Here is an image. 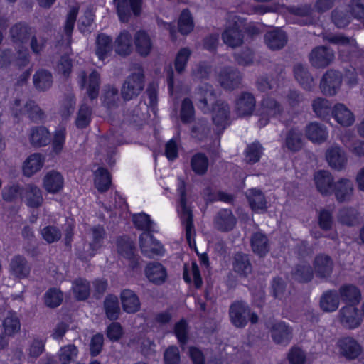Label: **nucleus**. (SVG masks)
Returning <instances> with one entry per match:
<instances>
[{
  "instance_id": "1",
  "label": "nucleus",
  "mask_w": 364,
  "mask_h": 364,
  "mask_svg": "<svg viewBox=\"0 0 364 364\" xmlns=\"http://www.w3.org/2000/svg\"><path fill=\"white\" fill-rule=\"evenodd\" d=\"M353 186L350 180L341 178L336 182L330 172L320 170V194L323 196L334 195L338 203L350 200Z\"/></svg>"
},
{
  "instance_id": "2",
  "label": "nucleus",
  "mask_w": 364,
  "mask_h": 364,
  "mask_svg": "<svg viewBox=\"0 0 364 364\" xmlns=\"http://www.w3.org/2000/svg\"><path fill=\"white\" fill-rule=\"evenodd\" d=\"M144 86V70L141 65H136L124 80L121 87V96L124 101L134 100L141 94Z\"/></svg>"
},
{
  "instance_id": "3",
  "label": "nucleus",
  "mask_w": 364,
  "mask_h": 364,
  "mask_svg": "<svg viewBox=\"0 0 364 364\" xmlns=\"http://www.w3.org/2000/svg\"><path fill=\"white\" fill-rule=\"evenodd\" d=\"M178 193L179 194V205L178 212L181 223L186 230V237L189 243L192 237L195 235V228L193 223V213L190 205H188L186 198V184L183 179L178 178Z\"/></svg>"
},
{
  "instance_id": "4",
  "label": "nucleus",
  "mask_w": 364,
  "mask_h": 364,
  "mask_svg": "<svg viewBox=\"0 0 364 364\" xmlns=\"http://www.w3.org/2000/svg\"><path fill=\"white\" fill-rule=\"evenodd\" d=\"M229 316L232 325L240 328L245 327L249 320L255 324L259 319L257 314L252 312L249 305L242 300L235 301L230 304Z\"/></svg>"
},
{
  "instance_id": "5",
  "label": "nucleus",
  "mask_w": 364,
  "mask_h": 364,
  "mask_svg": "<svg viewBox=\"0 0 364 364\" xmlns=\"http://www.w3.org/2000/svg\"><path fill=\"white\" fill-rule=\"evenodd\" d=\"M106 232L103 227L97 225L90 230V240L77 249V255L81 260L87 261L95 255L102 247Z\"/></svg>"
},
{
  "instance_id": "6",
  "label": "nucleus",
  "mask_w": 364,
  "mask_h": 364,
  "mask_svg": "<svg viewBox=\"0 0 364 364\" xmlns=\"http://www.w3.org/2000/svg\"><path fill=\"white\" fill-rule=\"evenodd\" d=\"M194 99L198 107L205 114L210 112V105L215 102L216 93L213 86L208 83L199 85L194 92Z\"/></svg>"
},
{
  "instance_id": "7",
  "label": "nucleus",
  "mask_w": 364,
  "mask_h": 364,
  "mask_svg": "<svg viewBox=\"0 0 364 364\" xmlns=\"http://www.w3.org/2000/svg\"><path fill=\"white\" fill-rule=\"evenodd\" d=\"M363 317L357 306L346 305L338 312L340 323L343 328L349 330L358 328L362 323Z\"/></svg>"
},
{
  "instance_id": "8",
  "label": "nucleus",
  "mask_w": 364,
  "mask_h": 364,
  "mask_svg": "<svg viewBox=\"0 0 364 364\" xmlns=\"http://www.w3.org/2000/svg\"><path fill=\"white\" fill-rule=\"evenodd\" d=\"M237 224V218L230 209L223 208L218 211L213 218V225L221 232L232 231Z\"/></svg>"
},
{
  "instance_id": "9",
  "label": "nucleus",
  "mask_w": 364,
  "mask_h": 364,
  "mask_svg": "<svg viewBox=\"0 0 364 364\" xmlns=\"http://www.w3.org/2000/svg\"><path fill=\"white\" fill-rule=\"evenodd\" d=\"M9 271L15 279L21 280L29 277L31 265L24 256L16 255L10 260Z\"/></svg>"
},
{
  "instance_id": "10",
  "label": "nucleus",
  "mask_w": 364,
  "mask_h": 364,
  "mask_svg": "<svg viewBox=\"0 0 364 364\" xmlns=\"http://www.w3.org/2000/svg\"><path fill=\"white\" fill-rule=\"evenodd\" d=\"M341 82V73L337 70H329L320 80V89L323 94L333 96L337 93Z\"/></svg>"
},
{
  "instance_id": "11",
  "label": "nucleus",
  "mask_w": 364,
  "mask_h": 364,
  "mask_svg": "<svg viewBox=\"0 0 364 364\" xmlns=\"http://www.w3.org/2000/svg\"><path fill=\"white\" fill-rule=\"evenodd\" d=\"M337 346L340 354L347 360L358 358L362 353V346L351 337H343L338 340Z\"/></svg>"
},
{
  "instance_id": "12",
  "label": "nucleus",
  "mask_w": 364,
  "mask_h": 364,
  "mask_svg": "<svg viewBox=\"0 0 364 364\" xmlns=\"http://www.w3.org/2000/svg\"><path fill=\"white\" fill-rule=\"evenodd\" d=\"M269 329L273 341L277 344L287 346L292 338V328L284 321L273 323Z\"/></svg>"
},
{
  "instance_id": "13",
  "label": "nucleus",
  "mask_w": 364,
  "mask_h": 364,
  "mask_svg": "<svg viewBox=\"0 0 364 364\" xmlns=\"http://www.w3.org/2000/svg\"><path fill=\"white\" fill-rule=\"evenodd\" d=\"M242 78V74L237 69L228 67L220 71L218 82L224 89L234 90L239 87Z\"/></svg>"
},
{
  "instance_id": "14",
  "label": "nucleus",
  "mask_w": 364,
  "mask_h": 364,
  "mask_svg": "<svg viewBox=\"0 0 364 364\" xmlns=\"http://www.w3.org/2000/svg\"><path fill=\"white\" fill-rule=\"evenodd\" d=\"M142 0H118L114 5L122 22H127L131 16V11L135 16L141 12Z\"/></svg>"
},
{
  "instance_id": "15",
  "label": "nucleus",
  "mask_w": 364,
  "mask_h": 364,
  "mask_svg": "<svg viewBox=\"0 0 364 364\" xmlns=\"http://www.w3.org/2000/svg\"><path fill=\"white\" fill-rule=\"evenodd\" d=\"M139 246L141 252L148 257H153L154 255H161L164 253L163 247L150 232H144L140 235Z\"/></svg>"
},
{
  "instance_id": "16",
  "label": "nucleus",
  "mask_w": 364,
  "mask_h": 364,
  "mask_svg": "<svg viewBox=\"0 0 364 364\" xmlns=\"http://www.w3.org/2000/svg\"><path fill=\"white\" fill-rule=\"evenodd\" d=\"M212 119L213 123L223 129L229 124L230 107L229 105L221 100L216 101L212 106Z\"/></svg>"
},
{
  "instance_id": "17",
  "label": "nucleus",
  "mask_w": 364,
  "mask_h": 364,
  "mask_svg": "<svg viewBox=\"0 0 364 364\" xmlns=\"http://www.w3.org/2000/svg\"><path fill=\"white\" fill-rule=\"evenodd\" d=\"M338 294L341 301L346 305L358 306L362 299L360 289L352 284L341 285L338 289Z\"/></svg>"
},
{
  "instance_id": "18",
  "label": "nucleus",
  "mask_w": 364,
  "mask_h": 364,
  "mask_svg": "<svg viewBox=\"0 0 364 364\" xmlns=\"http://www.w3.org/2000/svg\"><path fill=\"white\" fill-rule=\"evenodd\" d=\"M31 34V28L27 23L23 22L15 23L9 31L11 41L18 46L26 43Z\"/></svg>"
},
{
  "instance_id": "19",
  "label": "nucleus",
  "mask_w": 364,
  "mask_h": 364,
  "mask_svg": "<svg viewBox=\"0 0 364 364\" xmlns=\"http://www.w3.org/2000/svg\"><path fill=\"white\" fill-rule=\"evenodd\" d=\"M250 245L252 252L260 257H264L270 250L269 240L267 235L261 230L251 235Z\"/></svg>"
},
{
  "instance_id": "20",
  "label": "nucleus",
  "mask_w": 364,
  "mask_h": 364,
  "mask_svg": "<svg viewBox=\"0 0 364 364\" xmlns=\"http://www.w3.org/2000/svg\"><path fill=\"white\" fill-rule=\"evenodd\" d=\"M144 272L149 281L156 285L164 284L167 278L166 269L159 262H149L146 265Z\"/></svg>"
},
{
  "instance_id": "21",
  "label": "nucleus",
  "mask_w": 364,
  "mask_h": 364,
  "mask_svg": "<svg viewBox=\"0 0 364 364\" xmlns=\"http://www.w3.org/2000/svg\"><path fill=\"white\" fill-rule=\"evenodd\" d=\"M256 101L252 94L242 92L235 102V111L238 116H250L255 108Z\"/></svg>"
},
{
  "instance_id": "22",
  "label": "nucleus",
  "mask_w": 364,
  "mask_h": 364,
  "mask_svg": "<svg viewBox=\"0 0 364 364\" xmlns=\"http://www.w3.org/2000/svg\"><path fill=\"white\" fill-rule=\"evenodd\" d=\"M326 159L329 166L337 171L343 169L348 161L345 151L339 146L328 149L326 153Z\"/></svg>"
},
{
  "instance_id": "23",
  "label": "nucleus",
  "mask_w": 364,
  "mask_h": 364,
  "mask_svg": "<svg viewBox=\"0 0 364 364\" xmlns=\"http://www.w3.org/2000/svg\"><path fill=\"white\" fill-rule=\"evenodd\" d=\"M264 43L272 50H278L284 47L287 43V36L281 29L276 28L267 31L264 36Z\"/></svg>"
},
{
  "instance_id": "24",
  "label": "nucleus",
  "mask_w": 364,
  "mask_h": 364,
  "mask_svg": "<svg viewBox=\"0 0 364 364\" xmlns=\"http://www.w3.org/2000/svg\"><path fill=\"white\" fill-rule=\"evenodd\" d=\"M117 251L124 257L130 261V266H137V257L135 255V247L133 242L127 237H121L117 240Z\"/></svg>"
},
{
  "instance_id": "25",
  "label": "nucleus",
  "mask_w": 364,
  "mask_h": 364,
  "mask_svg": "<svg viewBox=\"0 0 364 364\" xmlns=\"http://www.w3.org/2000/svg\"><path fill=\"white\" fill-rule=\"evenodd\" d=\"M123 310L127 314H134L140 310L141 303L138 296L130 289H124L120 294Z\"/></svg>"
},
{
  "instance_id": "26",
  "label": "nucleus",
  "mask_w": 364,
  "mask_h": 364,
  "mask_svg": "<svg viewBox=\"0 0 364 364\" xmlns=\"http://www.w3.org/2000/svg\"><path fill=\"white\" fill-rule=\"evenodd\" d=\"M333 118L341 126H351L355 121L353 112L343 104H336L332 109Z\"/></svg>"
},
{
  "instance_id": "27",
  "label": "nucleus",
  "mask_w": 364,
  "mask_h": 364,
  "mask_svg": "<svg viewBox=\"0 0 364 364\" xmlns=\"http://www.w3.org/2000/svg\"><path fill=\"white\" fill-rule=\"evenodd\" d=\"M29 141L34 147L45 146L50 142V134L45 127H33L30 130Z\"/></svg>"
},
{
  "instance_id": "28",
  "label": "nucleus",
  "mask_w": 364,
  "mask_h": 364,
  "mask_svg": "<svg viewBox=\"0 0 364 364\" xmlns=\"http://www.w3.org/2000/svg\"><path fill=\"white\" fill-rule=\"evenodd\" d=\"M23 197L28 206L33 208L40 207L43 202L41 190L36 185L28 184L23 188Z\"/></svg>"
},
{
  "instance_id": "29",
  "label": "nucleus",
  "mask_w": 364,
  "mask_h": 364,
  "mask_svg": "<svg viewBox=\"0 0 364 364\" xmlns=\"http://www.w3.org/2000/svg\"><path fill=\"white\" fill-rule=\"evenodd\" d=\"M64 179L60 173L52 170L48 171L43 178V186L50 193H58L63 187Z\"/></svg>"
},
{
  "instance_id": "30",
  "label": "nucleus",
  "mask_w": 364,
  "mask_h": 364,
  "mask_svg": "<svg viewBox=\"0 0 364 364\" xmlns=\"http://www.w3.org/2000/svg\"><path fill=\"white\" fill-rule=\"evenodd\" d=\"M304 144L302 133L296 129H291L286 134L283 148L296 153L302 149Z\"/></svg>"
},
{
  "instance_id": "31",
  "label": "nucleus",
  "mask_w": 364,
  "mask_h": 364,
  "mask_svg": "<svg viewBox=\"0 0 364 364\" xmlns=\"http://www.w3.org/2000/svg\"><path fill=\"white\" fill-rule=\"evenodd\" d=\"M293 72L295 79L304 89L311 90L315 86L311 75L301 63L295 64Z\"/></svg>"
},
{
  "instance_id": "32",
  "label": "nucleus",
  "mask_w": 364,
  "mask_h": 364,
  "mask_svg": "<svg viewBox=\"0 0 364 364\" xmlns=\"http://www.w3.org/2000/svg\"><path fill=\"white\" fill-rule=\"evenodd\" d=\"M34 87L39 91H46L52 87L53 79L52 73L46 69L37 70L33 76Z\"/></svg>"
},
{
  "instance_id": "33",
  "label": "nucleus",
  "mask_w": 364,
  "mask_h": 364,
  "mask_svg": "<svg viewBox=\"0 0 364 364\" xmlns=\"http://www.w3.org/2000/svg\"><path fill=\"white\" fill-rule=\"evenodd\" d=\"M243 33L236 26L227 28L222 33V39L227 46L236 48L243 43Z\"/></svg>"
},
{
  "instance_id": "34",
  "label": "nucleus",
  "mask_w": 364,
  "mask_h": 364,
  "mask_svg": "<svg viewBox=\"0 0 364 364\" xmlns=\"http://www.w3.org/2000/svg\"><path fill=\"white\" fill-rule=\"evenodd\" d=\"M339 300V294L336 290H328L320 297V309L326 312H333L338 309Z\"/></svg>"
},
{
  "instance_id": "35",
  "label": "nucleus",
  "mask_w": 364,
  "mask_h": 364,
  "mask_svg": "<svg viewBox=\"0 0 364 364\" xmlns=\"http://www.w3.org/2000/svg\"><path fill=\"white\" fill-rule=\"evenodd\" d=\"M233 269L240 276L247 277L252 270L248 255L242 252L236 253L234 256Z\"/></svg>"
},
{
  "instance_id": "36",
  "label": "nucleus",
  "mask_w": 364,
  "mask_h": 364,
  "mask_svg": "<svg viewBox=\"0 0 364 364\" xmlns=\"http://www.w3.org/2000/svg\"><path fill=\"white\" fill-rule=\"evenodd\" d=\"M134 44L136 52L141 56H147L152 48V42L144 31H139L134 36Z\"/></svg>"
},
{
  "instance_id": "37",
  "label": "nucleus",
  "mask_w": 364,
  "mask_h": 364,
  "mask_svg": "<svg viewBox=\"0 0 364 364\" xmlns=\"http://www.w3.org/2000/svg\"><path fill=\"white\" fill-rule=\"evenodd\" d=\"M44 159L41 154L35 153L30 155L25 161L23 166L24 176L30 177L41 170L43 167Z\"/></svg>"
},
{
  "instance_id": "38",
  "label": "nucleus",
  "mask_w": 364,
  "mask_h": 364,
  "mask_svg": "<svg viewBox=\"0 0 364 364\" xmlns=\"http://www.w3.org/2000/svg\"><path fill=\"white\" fill-rule=\"evenodd\" d=\"M246 196L253 210L267 209V201L261 190L257 188L249 189L246 192Z\"/></svg>"
},
{
  "instance_id": "39",
  "label": "nucleus",
  "mask_w": 364,
  "mask_h": 364,
  "mask_svg": "<svg viewBox=\"0 0 364 364\" xmlns=\"http://www.w3.org/2000/svg\"><path fill=\"white\" fill-rule=\"evenodd\" d=\"M112 50V41L105 34L98 35L96 40V55L100 60H104Z\"/></svg>"
},
{
  "instance_id": "40",
  "label": "nucleus",
  "mask_w": 364,
  "mask_h": 364,
  "mask_svg": "<svg viewBox=\"0 0 364 364\" xmlns=\"http://www.w3.org/2000/svg\"><path fill=\"white\" fill-rule=\"evenodd\" d=\"M337 219L341 225L353 227L358 221V213L352 207H343L338 210Z\"/></svg>"
},
{
  "instance_id": "41",
  "label": "nucleus",
  "mask_w": 364,
  "mask_h": 364,
  "mask_svg": "<svg viewBox=\"0 0 364 364\" xmlns=\"http://www.w3.org/2000/svg\"><path fill=\"white\" fill-rule=\"evenodd\" d=\"M104 309L106 316L109 320H117L120 314L118 298L113 294L107 296L104 301Z\"/></svg>"
},
{
  "instance_id": "42",
  "label": "nucleus",
  "mask_w": 364,
  "mask_h": 364,
  "mask_svg": "<svg viewBox=\"0 0 364 364\" xmlns=\"http://www.w3.org/2000/svg\"><path fill=\"white\" fill-rule=\"evenodd\" d=\"M24 114L33 122H40L46 118L45 112L32 100H29L24 105Z\"/></svg>"
},
{
  "instance_id": "43",
  "label": "nucleus",
  "mask_w": 364,
  "mask_h": 364,
  "mask_svg": "<svg viewBox=\"0 0 364 364\" xmlns=\"http://www.w3.org/2000/svg\"><path fill=\"white\" fill-rule=\"evenodd\" d=\"M115 51L120 55H127L132 51V36L127 31L120 33L115 41Z\"/></svg>"
},
{
  "instance_id": "44",
  "label": "nucleus",
  "mask_w": 364,
  "mask_h": 364,
  "mask_svg": "<svg viewBox=\"0 0 364 364\" xmlns=\"http://www.w3.org/2000/svg\"><path fill=\"white\" fill-rule=\"evenodd\" d=\"M209 161L205 154L197 153L194 154L191 160V166L193 171L199 175H204L208 168Z\"/></svg>"
},
{
  "instance_id": "45",
  "label": "nucleus",
  "mask_w": 364,
  "mask_h": 364,
  "mask_svg": "<svg viewBox=\"0 0 364 364\" xmlns=\"http://www.w3.org/2000/svg\"><path fill=\"white\" fill-rule=\"evenodd\" d=\"M72 289L78 300H85L90 294V283L85 279H76L73 282Z\"/></svg>"
},
{
  "instance_id": "46",
  "label": "nucleus",
  "mask_w": 364,
  "mask_h": 364,
  "mask_svg": "<svg viewBox=\"0 0 364 364\" xmlns=\"http://www.w3.org/2000/svg\"><path fill=\"white\" fill-rule=\"evenodd\" d=\"M103 103L109 108L116 107L119 100L118 89L111 85H106L102 90Z\"/></svg>"
},
{
  "instance_id": "47",
  "label": "nucleus",
  "mask_w": 364,
  "mask_h": 364,
  "mask_svg": "<svg viewBox=\"0 0 364 364\" xmlns=\"http://www.w3.org/2000/svg\"><path fill=\"white\" fill-rule=\"evenodd\" d=\"M262 113L270 117H277L283 112V107L272 97L264 98L262 103Z\"/></svg>"
},
{
  "instance_id": "48",
  "label": "nucleus",
  "mask_w": 364,
  "mask_h": 364,
  "mask_svg": "<svg viewBox=\"0 0 364 364\" xmlns=\"http://www.w3.org/2000/svg\"><path fill=\"white\" fill-rule=\"evenodd\" d=\"M111 184V176L104 168H99L95 171V186L100 192H105Z\"/></svg>"
},
{
  "instance_id": "49",
  "label": "nucleus",
  "mask_w": 364,
  "mask_h": 364,
  "mask_svg": "<svg viewBox=\"0 0 364 364\" xmlns=\"http://www.w3.org/2000/svg\"><path fill=\"white\" fill-rule=\"evenodd\" d=\"M292 278L299 282H308L313 277V269L309 264L298 265L291 273Z\"/></svg>"
},
{
  "instance_id": "50",
  "label": "nucleus",
  "mask_w": 364,
  "mask_h": 364,
  "mask_svg": "<svg viewBox=\"0 0 364 364\" xmlns=\"http://www.w3.org/2000/svg\"><path fill=\"white\" fill-rule=\"evenodd\" d=\"M100 85V74L97 71L94 70L89 75L88 85L87 87V95L91 100L97 98L99 95Z\"/></svg>"
},
{
  "instance_id": "51",
  "label": "nucleus",
  "mask_w": 364,
  "mask_h": 364,
  "mask_svg": "<svg viewBox=\"0 0 364 364\" xmlns=\"http://www.w3.org/2000/svg\"><path fill=\"white\" fill-rule=\"evenodd\" d=\"M92 116V109L87 104L83 103L81 105L75 119V124L79 129H84L87 127L90 121Z\"/></svg>"
},
{
  "instance_id": "52",
  "label": "nucleus",
  "mask_w": 364,
  "mask_h": 364,
  "mask_svg": "<svg viewBox=\"0 0 364 364\" xmlns=\"http://www.w3.org/2000/svg\"><path fill=\"white\" fill-rule=\"evenodd\" d=\"M77 353L78 350L73 344L62 347L58 354L60 364H70L77 357Z\"/></svg>"
},
{
  "instance_id": "53",
  "label": "nucleus",
  "mask_w": 364,
  "mask_h": 364,
  "mask_svg": "<svg viewBox=\"0 0 364 364\" xmlns=\"http://www.w3.org/2000/svg\"><path fill=\"white\" fill-rule=\"evenodd\" d=\"M210 133L208 122L205 119H199L192 127L191 136L197 140L202 141Z\"/></svg>"
},
{
  "instance_id": "54",
  "label": "nucleus",
  "mask_w": 364,
  "mask_h": 364,
  "mask_svg": "<svg viewBox=\"0 0 364 364\" xmlns=\"http://www.w3.org/2000/svg\"><path fill=\"white\" fill-rule=\"evenodd\" d=\"M191 55V52L188 48H181L178 52L174 61V67L178 74H181L185 71Z\"/></svg>"
},
{
  "instance_id": "55",
  "label": "nucleus",
  "mask_w": 364,
  "mask_h": 364,
  "mask_svg": "<svg viewBox=\"0 0 364 364\" xmlns=\"http://www.w3.org/2000/svg\"><path fill=\"white\" fill-rule=\"evenodd\" d=\"M195 110L191 99L186 97L181 102L180 117L185 124L191 123L194 117Z\"/></svg>"
},
{
  "instance_id": "56",
  "label": "nucleus",
  "mask_w": 364,
  "mask_h": 364,
  "mask_svg": "<svg viewBox=\"0 0 364 364\" xmlns=\"http://www.w3.org/2000/svg\"><path fill=\"white\" fill-rule=\"evenodd\" d=\"M45 304L50 308L58 306L63 301V293L56 288L49 289L44 295Z\"/></svg>"
},
{
  "instance_id": "57",
  "label": "nucleus",
  "mask_w": 364,
  "mask_h": 364,
  "mask_svg": "<svg viewBox=\"0 0 364 364\" xmlns=\"http://www.w3.org/2000/svg\"><path fill=\"white\" fill-rule=\"evenodd\" d=\"M133 222L137 229L144 230L146 232H151L153 230V221L149 215L144 213L134 215Z\"/></svg>"
},
{
  "instance_id": "58",
  "label": "nucleus",
  "mask_w": 364,
  "mask_h": 364,
  "mask_svg": "<svg viewBox=\"0 0 364 364\" xmlns=\"http://www.w3.org/2000/svg\"><path fill=\"white\" fill-rule=\"evenodd\" d=\"M193 28V23L190 11L183 9L178 20V30L183 34L189 33Z\"/></svg>"
},
{
  "instance_id": "59",
  "label": "nucleus",
  "mask_w": 364,
  "mask_h": 364,
  "mask_svg": "<svg viewBox=\"0 0 364 364\" xmlns=\"http://www.w3.org/2000/svg\"><path fill=\"white\" fill-rule=\"evenodd\" d=\"M262 154V147L260 144L255 142L247 146L245 151V161L255 164L259 161Z\"/></svg>"
},
{
  "instance_id": "60",
  "label": "nucleus",
  "mask_w": 364,
  "mask_h": 364,
  "mask_svg": "<svg viewBox=\"0 0 364 364\" xmlns=\"http://www.w3.org/2000/svg\"><path fill=\"white\" fill-rule=\"evenodd\" d=\"M212 72L210 65L205 62H200L192 68L191 75L195 80H206Z\"/></svg>"
},
{
  "instance_id": "61",
  "label": "nucleus",
  "mask_w": 364,
  "mask_h": 364,
  "mask_svg": "<svg viewBox=\"0 0 364 364\" xmlns=\"http://www.w3.org/2000/svg\"><path fill=\"white\" fill-rule=\"evenodd\" d=\"M23 188L18 184L7 186L2 190V198L5 201L11 202L23 196Z\"/></svg>"
},
{
  "instance_id": "62",
  "label": "nucleus",
  "mask_w": 364,
  "mask_h": 364,
  "mask_svg": "<svg viewBox=\"0 0 364 364\" xmlns=\"http://www.w3.org/2000/svg\"><path fill=\"white\" fill-rule=\"evenodd\" d=\"M4 333L9 336L14 334L20 330V322L17 316L11 314L7 316L3 323Z\"/></svg>"
},
{
  "instance_id": "63",
  "label": "nucleus",
  "mask_w": 364,
  "mask_h": 364,
  "mask_svg": "<svg viewBox=\"0 0 364 364\" xmlns=\"http://www.w3.org/2000/svg\"><path fill=\"white\" fill-rule=\"evenodd\" d=\"M77 15V10L75 8L70 9V11L68 12L67 15L65 23L64 26V33L66 36V41L68 42V44L70 43L71 36L76 21Z\"/></svg>"
},
{
  "instance_id": "64",
  "label": "nucleus",
  "mask_w": 364,
  "mask_h": 364,
  "mask_svg": "<svg viewBox=\"0 0 364 364\" xmlns=\"http://www.w3.org/2000/svg\"><path fill=\"white\" fill-rule=\"evenodd\" d=\"M188 323L184 319L175 324L174 333L181 345H185L188 341Z\"/></svg>"
}]
</instances>
